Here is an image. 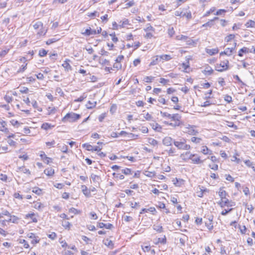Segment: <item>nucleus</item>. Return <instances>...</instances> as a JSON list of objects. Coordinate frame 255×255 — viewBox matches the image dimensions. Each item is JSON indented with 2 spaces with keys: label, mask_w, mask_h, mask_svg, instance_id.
Wrapping results in <instances>:
<instances>
[{
  "label": "nucleus",
  "mask_w": 255,
  "mask_h": 255,
  "mask_svg": "<svg viewBox=\"0 0 255 255\" xmlns=\"http://www.w3.org/2000/svg\"><path fill=\"white\" fill-rule=\"evenodd\" d=\"M32 192L35 193L36 194L39 195L42 193V190L40 188L38 187H35L32 190Z\"/></svg>",
  "instance_id": "obj_43"
},
{
  "label": "nucleus",
  "mask_w": 255,
  "mask_h": 255,
  "mask_svg": "<svg viewBox=\"0 0 255 255\" xmlns=\"http://www.w3.org/2000/svg\"><path fill=\"white\" fill-rule=\"evenodd\" d=\"M144 30L146 32H150L154 31V28L150 24H147L146 27L144 28Z\"/></svg>",
  "instance_id": "obj_39"
},
{
  "label": "nucleus",
  "mask_w": 255,
  "mask_h": 255,
  "mask_svg": "<svg viewBox=\"0 0 255 255\" xmlns=\"http://www.w3.org/2000/svg\"><path fill=\"white\" fill-rule=\"evenodd\" d=\"M225 100L228 103H231L232 101V98L231 96L229 95H226L224 98Z\"/></svg>",
  "instance_id": "obj_61"
},
{
  "label": "nucleus",
  "mask_w": 255,
  "mask_h": 255,
  "mask_svg": "<svg viewBox=\"0 0 255 255\" xmlns=\"http://www.w3.org/2000/svg\"><path fill=\"white\" fill-rule=\"evenodd\" d=\"M122 173L126 175H128L131 174V170L129 168H125L122 170Z\"/></svg>",
  "instance_id": "obj_37"
},
{
  "label": "nucleus",
  "mask_w": 255,
  "mask_h": 255,
  "mask_svg": "<svg viewBox=\"0 0 255 255\" xmlns=\"http://www.w3.org/2000/svg\"><path fill=\"white\" fill-rule=\"evenodd\" d=\"M104 244L110 248L111 249H113L114 247V244L111 240H109V239H106L104 241Z\"/></svg>",
  "instance_id": "obj_22"
},
{
  "label": "nucleus",
  "mask_w": 255,
  "mask_h": 255,
  "mask_svg": "<svg viewBox=\"0 0 255 255\" xmlns=\"http://www.w3.org/2000/svg\"><path fill=\"white\" fill-rule=\"evenodd\" d=\"M215 10V7L211 8L209 10H208V11H207L206 12V13L204 15V16H208L210 13L214 12Z\"/></svg>",
  "instance_id": "obj_62"
},
{
  "label": "nucleus",
  "mask_w": 255,
  "mask_h": 255,
  "mask_svg": "<svg viewBox=\"0 0 255 255\" xmlns=\"http://www.w3.org/2000/svg\"><path fill=\"white\" fill-rule=\"evenodd\" d=\"M188 241V237L185 235L182 234V236L179 238L180 244L181 246H184L186 241Z\"/></svg>",
  "instance_id": "obj_12"
},
{
  "label": "nucleus",
  "mask_w": 255,
  "mask_h": 255,
  "mask_svg": "<svg viewBox=\"0 0 255 255\" xmlns=\"http://www.w3.org/2000/svg\"><path fill=\"white\" fill-rule=\"evenodd\" d=\"M212 221L213 217H211L209 218L208 221L205 222V225L209 230H212L213 228Z\"/></svg>",
  "instance_id": "obj_11"
},
{
  "label": "nucleus",
  "mask_w": 255,
  "mask_h": 255,
  "mask_svg": "<svg viewBox=\"0 0 255 255\" xmlns=\"http://www.w3.org/2000/svg\"><path fill=\"white\" fill-rule=\"evenodd\" d=\"M159 58L158 56L153 57L152 61L149 64V66H153L157 64L158 63Z\"/></svg>",
  "instance_id": "obj_26"
},
{
  "label": "nucleus",
  "mask_w": 255,
  "mask_h": 255,
  "mask_svg": "<svg viewBox=\"0 0 255 255\" xmlns=\"http://www.w3.org/2000/svg\"><path fill=\"white\" fill-rule=\"evenodd\" d=\"M144 175L149 177H155L156 176L155 172L154 171H145Z\"/></svg>",
  "instance_id": "obj_23"
},
{
  "label": "nucleus",
  "mask_w": 255,
  "mask_h": 255,
  "mask_svg": "<svg viewBox=\"0 0 255 255\" xmlns=\"http://www.w3.org/2000/svg\"><path fill=\"white\" fill-rule=\"evenodd\" d=\"M114 68L117 69L118 70L121 69L122 68V64L120 63L116 62L113 65Z\"/></svg>",
  "instance_id": "obj_55"
},
{
  "label": "nucleus",
  "mask_w": 255,
  "mask_h": 255,
  "mask_svg": "<svg viewBox=\"0 0 255 255\" xmlns=\"http://www.w3.org/2000/svg\"><path fill=\"white\" fill-rule=\"evenodd\" d=\"M153 229L159 233H161L163 232V228L161 225H154L153 226Z\"/></svg>",
  "instance_id": "obj_25"
},
{
  "label": "nucleus",
  "mask_w": 255,
  "mask_h": 255,
  "mask_svg": "<svg viewBox=\"0 0 255 255\" xmlns=\"http://www.w3.org/2000/svg\"><path fill=\"white\" fill-rule=\"evenodd\" d=\"M82 192L85 196L89 197L91 195L90 191H88L87 187L85 185H82Z\"/></svg>",
  "instance_id": "obj_16"
},
{
  "label": "nucleus",
  "mask_w": 255,
  "mask_h": 255,
  "mask_svg": "<svg viewBox=\"0 0 255 255\" xmlns=\"http://www.w3.org/2000/svg\"><path fill=\"white\" fill-rule=\"evenodd\" d=\"M58 39L56 38H52L49 39L47 40L46 43L47 45H50L54 42L57 41Z\"/></svg>",
  "instance_id": "obj_49"
},
{
  "label": "nucleus",
  "mask_w": 255,
  "mask_h": 255,
  "mask_svg": "<svg viewBox=\"0 0 255 255\" xmlns=\"http://www.w3.org/2000/svg\"><path fill=\"white\" fill-rule=\"evenodd\" d=\"M166 152L167 153L169 156H173L175 155L176 150L174 148H170L168 150H166Z\"/></svg>",
  "instance_id": "obj_28"
},
{
  "label": "nucleus",
  "mask_w": 255,
  "mask_h": 255,
  "mask_svg": "<svg viewBox=\"0 0 255 255\" xmlns=\"http://www.w3.org/2000/svg\"><path fill=\"white\" fill-rule=\"evenodd\" d=\"M68 61H69V60H65L62 64V66L67 71L71 70V66L68 63Z\"/></svg>",
  "instance_id": "obj_20"
},
{
  "label": "nucleus",
  "mask_w": 255,
  "mask_h": 255,
  "mask_svg": "<svg viewBox=\"0 0 255 255\" xmlns=\"http://www.w3.org/2000/svg\"><path fill=\"white\" fill-rule=\"evenodd\" d=\"M175 15L176 16H180V17H184L186 15V13L182 11L176 10L175 12Z\"/></svg>",
  "instance_id": "obj_45"
},
{
  "label": "nucleus",
  "mask_w": 255,
  "mask_h": 255,
  "mask_svg": "<svg viewBox=\"0 0 255 255\" xmlns=\"http://www.w3.org/2000/svg\"><path fill=\"white\" fill-rule=\"evenodd\" d=\"M113 175L115 177L117 178H119L120 179H124L125 178V177L123 175L118 174V173H114Z\"/></svg>",
  "instance_id": "obj_57"
},
{
  "label": "nucleus",
  "mask_w": 255,
  "mask_h": 255,
  "mask_svg": "<svg viewBox=\"0 0 255 255\" xmlns=\"http://www.w3.org/2000/svg\"><path fill=\"white\" fill-rule=\"evenodd\" d=\"M159 58H160V59H162L165 61H169L171 59V56L170 55H167V54L161 55L159 57Z\"/></svg>",
  "instance_id": "obj_33"
},
{
  "label": "nucleus",
  "mask_w": 255,
  "mask_h": 255,
  "mask_svg": "<svg viewBox=\"0 0 255 255\" xmlns=\"http://www.w3.org/2000/svg\"><path fill=\"white\" fill-rule=\"evenodd\" d=\"M62 226L65 228V229H70L71 224L67 221H64L62 222Z\"/></svg>",
  "instance_id": "obj_41"
},
{
  "label": "nucleus",
  "mask_w": 255,
  "mask_h": 255,
  "mask_svg": "<svg viewBox=\"0 0 255 255\" xmlns=\"http://www.w3.org/2000/svg\"><path fill=\"white\" fill-rule=\"evenodd\" d=\"M82 146L88 151H93V146L88 143L83 144Z\"/></svg>",
  "instance_id": "obj_27"
},
{
  "label": "nucleus",
  "mask_w": 255,
  "mask_h": 255,
  "mask_svg": "<svg viewBox=\"0 0 255 255\" xmlns=\"http://www.w3.org/2000/svg\"><path fill=\"white\" fill-rule=\"evenodd\" d=\"M154 77L152 76H146L143 79V81L147 83L151 82L153 80Z\"/></svg>",
  "instance_id": "obj_48"
},
{
  "label": "nucleus",
  "mask_w": 255,
  "mask_h": 255,
  "mask_svg": "<svg viewBox=\"0 0 255 255\" xmlns=\"http://www.w3.org/2000/svg\"><path fill=\"white\" fill-rule=\"evenodd\" d=\"M173 184L176 186H180L182 184V180L180 179H178L177 178H175L173 180Z\"/></svg>",
  "instance_id": "obj_36"
},
{
  "label": "nucleus",
  "mask_w": 255,
  "mask_h": 255,
  "mask_svg": "<svg viewBox=\"0 0 255 255\" xmlns=\"http://www.w3.org/2000/svg\"><path fill=\"white\" fill-rule=\"evenodd\" d=\"M168 33L170 37L174 35V30L173 27H171L168 29Z\"/></svg>",
  "instance_id": "obj_60"
},
{
  "label": "nucleus",
  "mask_w": 255,
  "mask_h": 255,
  "mask_svg": "<svg viewBox=\"0 0 255 255\" xmlns=\"http://www.w3.org/2000/svg\"><path fill=\"white\" fill-rule=\"evenodd\" d=\"M201 152L204 154H211L212 153V151L210 150L206 146L203 147Z\"/></svg>",
  "instance_id": "obj_31"
},
{
  "label": "nucleus",
  "mask_w": 255,
  "mask_h": 255,
  "mask_svg": "<svg viewBox=\"0 0 255 255\" xmlns=\"http://www.w3.org/2000/svg\"><path fill=\"white\" fill-rule=\"evenodd\" d=\"M97 104V102L95 101H89L87 104L86 105V107L89 109H91L93 108H94Z\"/></svg>",
  "instance_id": "obj_14"
},
{
  "label": "nucleus",
  "mask_w": 255,
  "mask_h": 255,
  "mask_svg": "<svg viewBox=\"0 0 255 255\" xmlns=\"http://www.w3.org/2000/svg\"><path fill=\"white\" fill-rule=\"evenodd\" d=\"M229 61L228 60L222 61L219 65L217 64L216 70L219 72H223L228 69Z\"/></svg>",
  "instance_id": "obj_4"
},
{
  "label": "nucleus",
  "mask_w": 255,
  "mask_h": 255,
  "mask_svg": "<svg viewBox=\"0 0 255 255\" xmlns=\"http://www.w3.org/2000/svg\"><path fill=\"white\" fill-rule=\"evenodd\" d=\"M87 15L89 17H99V13L98 12L95 11L93 12L88 13Z\"/></svg>",
  "instance_id": "obj_38"
},
{
  "label": "nucleus",
  "mask_w": 255,
  "mask_h": 255,
  "mask_svg": "<svg viewBox=\"0 0 255 255\" xmlns=\"http://www.w3.org/2000/svg\"><path fill=\"white\" fill-rule=\"evenodd\" d=\"M160 115L162 117L171 119L173 121H179L181 117L177 114L170 115L166 112H160Z\"/></svg>",
  "instance_id": "obj_3"
},
{
  "label": "nucleus",
  "mask_w": 255,
  "mask_h": 255,
  "mask_svg": "<svg viewBox=\"0 0 255 255\" xmlns=\"http://www.w3.org/2000/svg\"><path fill=\"white\" fill-rule=\"evenodd\" d=\"M188 159H191L194 164H199L203 162V161L200 160V157L195 154H190Z\"/></svg>",
  "instance_id": "obj_6"
},
{
  "label": "nucleus",
  "mask_w": 255,
  "mask_h": 255,
  "mask_svg": "<svg viewBox=\"0 0 255 255\" xmlns=\"http://www.w3.org/2000/svg\"><path fill=\"white\" fill-rule=\"evenodd\" d=\"M247 27H253L255 25V22L252 20H249L245 24Z\"/></svg>",
  "instance_id": "obj_34"
},
{
  "label": "nucleus",
  "mask_w": 255,
  "mask_h": 255,
  "mask_svg": "<svg viewBox=\"0 0 255 255\" xmlns=\"http://www.w3.org/2000/svg\"><path fill=\"white\" fill-rule=\"evenodd\" d=\"M98 227L100 228H103L104 227L106 229H111L113 227V225L110 223L105 224L104 223L101 222L98 223Z\"/></svg>",
  "instance_id": "obj_10"
},
{
  "label": "nucleus",
  "mask_w": 255,
  "mask_h": 255,
  "mask_svg": "<svg viewBox=\"0 0 255 255\" xmlns=\"http://www.w3.org/2000/svg\"><path fill=\"white\" fill-rule=\"evenodd\" d=\"M91 177L93 181L94 182H98L99 180H100V177L99 176L96 175L94 174H91Z\"/></svg>",
  "instance_id": "obj_42"
},
{
  "label": "nucleus",
  "mask_w": 255,
  "mask_h": 255,
  "mask_svg": "<svg viewBox=\"0 0 255 255\" xmlns=\"http://www.w3.org/2000/svg\"><path fill=\"white\" fill-rule=\"evenodd\" d=\"M91 29L90 27L89 29H86L84 32H82V34L87 36L91 35Z\"/></svg>",
  "instance_id": "obj_56"
},
{
  "label": "nucleus",
  "mask_w": 255,
  "mask_h": 255,
  "mask_svg": "<svg viewBox=\"0 0 255 255\" xmlns=\"http://www.w3.org/2000/svg\"><path fill=\"white\" fill-rule=\"evenodd\" d=\"M213 70L209 66L206 67L203 73L207 75H211L213 73Z\"/></svg>",
  "instance_id": "obj_18"
},
{
  "label": "nucleus",
  "mask_w": 255,
  "mask_h": 255,
  "mask_svg": "<svg viewBox=\"0 0 255 255\" xmlns=\"http://www.w3.org/2000/svg\"><path fill=\"white\" fill-rule=\"evenodd\" d=\"M33 203L34 208L39 210H42L44 207V205L40 202H35Z\"/></svg>",
  "instance_id": "obj_13"
},
{
  "label": "nucleus",
  "mask_w": 255,
  "mask_h": 255,
  "mask_svg": "<svg viewBox=\"0 0 255 255\" xmlns=\"http://www.w3.org/2000/svg\"><path fill=\"white\" fill-rule=\"evenodd\" d=\"M150 125L154 130L159 131L161 129V127L157 123H153Z\"/></svg>",
  "instance_id": "obj_30"
},
{
  "label": "nucleus",
  "mask_w": 255,
  "mask_h": 255,
  "mask_svg": "<svg viewBox=\"0 0 255 255\" xmlns=\"http://www.w3.org/2000/svg\"><path fill=\"white\" fill-rule=\"evenodd\" d=\"M219 195L221 198L222 202L224 199H226V192L225 191L220 189V191L219 192Z\"/></svg>",
  "instance_id": "obj_24"
},
{
  "label": "nucleus",
  "mask_w": 255,
  "mask_h": 255,
  "mask_svg": "<svg viewBox=\"0 0 255 255\" xmlns=\"http://www.w3.org/2000/svg\"><path fill=\"white\" fill-rule=\"evenodd\" d=\"M147 142L149 144L153 146H156L158 145V141L152 138H148L147 139Z\"/></svg>",
  "instance_id": "obj_17"
},
{
  "label": "nucleus",
  "mask_w": 255,
  "mask_h": 255,
  "mask_svg": "<svg viewBox=\"0 0 255 255\" xmlns=\"http://www.w3.org/2000/svg\"><path fill=\"white\" fill-rule=\"evenodd\" d=\"M34 216V213L28 214L26 215V217H30L32 219L33 222L36 223V222H37V220Z\"/></svg>",
  "instance_id": "obj_46"
},
{
  "label": "nucleus",
  "mask_w": 255,
  "mask_h": 255,
  "mask_svg": "<svg viewBox=\"0 0 255 255\" xmlns=\"http://www.w3.org/2000/svg\"><path fill=\"white\" fill-rule=\"evenodd\" d=\"M235 37L234 34H230L226 37V41L228 42L232 39H234Z\"/></svg>",
  "instance_id": "obj_53"
},
{
  "label": "nucleus",
  "mask_w": 255,
  "mask_h": 255,
  "mask_svg": "<svg viewBox=\"0 0 255 255\" xmlns=\"http://www.w3.org/2000/svg\"><path fill=\"white\" fill-rule=\"evenodd\" d=\"M44 173L48 176H52L54 173V170L52 168H48L44 170Z\"/></svg>",
  "instance_id": "obj_15"
},
{
  "label": "nucleus",
  "mask_w": 255,
  "mask_h": 255,
  "mask_svg": "<svg viewBox=\"0 0 255 255\" xmlns=\"http://www.w3.org/2000/svg\"><path fill=\"white\" fill-rule=\"evenodd\" d=\"M4 99L8 103H10L12 101V98L8 95H5L4 97Z\"/></svg>",
  "instance_id": "obj_59"
},
{
  "label": "nucleus",
  "mask_w": 255,
  "mask_h": 255,
  "mask_svg": "<svg viewBox=\"0 0 255 255\" xmlns=\"http://www.w3.org/2000/svg\"><path fill=\"white\" fill-rule=\"evenodd\" d=\"M59 147L60 148L61 151L64 153H67L68 151V146L65 145L63 144L62 146H59Z\"/></svg>",
  "instance_id": "obj_44"
},
{
  "label": "nucleus",
  "mask_w": 255,
  "mask_h": 255,
  "mask_svg": "<svg viewBox=\"0 0 255 255\" xmlns=\"http://www.w3.org/2000/svg\"><path fill=\"white\" fill-rule=\"evenodd\" d=\"M221 206L222 207L226 206L227 207H232L235 205V203L234 202H233L232 201H229L228 199H226L223 200L220 203Z\"/></svg>",
  "instance_id": "obj_8"
},
{
  "label": "nucleus",
  "mask_w": 255,
  "mask_h": 255,
  "mask_svg": "<svg viewBox=\"0 0 255 255\" xmlns=\"http://www.w3.org/2000/svg\"><path fill=\"white\" fill-rule=\"evenodd\" d=\"M47 51L44 49H40L39 51V55L40 57H43L46 55Z\"/></svg>",
  "instance_id": "obj_47"
},
{
  "label": "nucleus",
  "mask_w": 255,
  "mask_h": 255,
  "mask_svg": "<svg viewBox=\"0 0 255 255\" xmlns=\"http://www.w3.org/2000/svg\"><path fill=\"white\" fill-rule=\"evenodd\" d=\"M33 27L36 30L40 28L42 29L43 23L41 21H37L33 25Z\"/></svg>",
  "instance_id": "obj_21"
},
{
  "label": "nucleus",
  "mask_w": 255,
  "mask_h": 255,
  "mask_svg": "<svg viewBox=\"0 0 255 255\" xmlns=\"http://www.w3.org/2000/svg\"><path fill=\"white\" fill-rule=\"evenodd\" d=\"M237 43L234 42V46L231 48H226V52L225 53V55H228V56H231L232 53H233V51L235 49V47L236 46Z\"/></svg>",
  "instance_id": "obj_9"
},
{
  "label": "nucleus",
  "mask_w": 255,
  "mask_h": 255,
  "mask_svg": "<svg viewBox=\"0 0 255 255\" xmlns=\"http://www.w3.org/2000/svg\"><path fill=\"white\" fill-rule=\"evenodd\" d=\"M191 140L193 142H194V143H199L200 142V141L201 140V139L200 138H199V137H192L191 138Z\"/></svg>",
  "instance_id": "obj_51"
},
{
  "label": "nucleus",
  "mask_w": 255,
  "mask_h": 255,
  "mask_svg": "<svg viewBox=\"0 0 255 255\" xmlns=\"http://www.w3.org/2000/svg\"><path fill=\"white\" fill-rule=\"evenodd\" d=\"M53 126H51V124H49L47 123H43L41 126V128L45 130H47L48 129L51 128L53 127Z\"/></svg>",
  "instance_id": "obj_29"
},
{
  "label": "nucleus",
  "mask_w": 255,
  "mask_h": 255,
  "mask_svg": "<svg viewBox=\"0 0 255 255\" xmlns=\"http://www.w3.org/2000/svg\"><path fill=\"white\" fill-rule=\"evenodd\" d=\"M190 154H191V153L189 152H186L185 154H182L181 156L183 157L182 158L183 159L186 160L188 159Z\"/></svg>",
  "instance_id": "obj_54"
},
{
  "label": "nucleus",
  "mask_w": 255,
  "mask_h": 255,
  "mask_svg": "<svg viewBox=\"0 0 255 255\" xmlns=\"http://www.w3.org/2000/svg\"><path fill=\"white\" fill-rule=\"evenodd\" d=\"M174 144L178 149L188 150L190 148V145L186 143V140L184 139L181 140V141L175 140Z\"/></svg>",
  "instance_id": "obj_2"
},
{
  "label": "nucleus",
  "mask_w": 255,
  "mask_h": 255,
  "mask_svg": "<svg viewBox=\"0 0 255 255\" xmlns=\"http://www.w3.org/2000/svg\"><path fill=\"white\" fill-rule=\"evenodd\" d=\"M134 4V2H133L132 1H130L129 2L127 3L126 4H125V6H122V8H128L129 7H130L131 6H132Z\"/></svg>",
  "instance_id": "obj_52"
},
{
  "label": "nucleus",
  "mask_w": 255,
  "mask_h": 255,
  "mask_svg": "<svg viewBox=\"0 0 255 255\" xmlns=\"http://www.w3.org/2000/svg\"><path fill=\"white\" fill-rule=\"evenodd\" d=\"M166 237H165V236H164V238H158L157 241L155 244H157V243H161L163 244H165L166 243Z\"/></svg>",
  "instance_id": "obj_50"
},
{
  "label": "nucleus",
  "mask_w": 255,
  "mask_h": 255,
  "mask_svg": "<svg viewBox=\"0 0 255 255\" xmlns=\"http://www.w3.org/2000/svg\"><path fill=\"white\" fill-rule=\"evenodd\" d=\"M21 171H22L24 173L27 174L28 175L30 174V171L28 169L25 168L24 167L20 168Z\"/></svg>",
  "instance_id": "obj_63"
},
{
  "label": "nucleus",
  "mask_w": 255,
  "mask_h": 255,
  "mask_svg": "<svg viewBox=\"0 0 255 255\" xmlns=\"http://www.w3.org/2000/svg\"><path fill=\"white\" fill-rule=\"evenodd\" d=\"M206 52L210 55H213L218 52V49H206Z\"/></svg>",
  "instance_id": "obj_19"
},
{
  "label": "nucleus",
  "mask_w": 255,
  "mask_h": 255,
  "mask_svg": "<svg viewBox=\"0 0 255 255\" xmlns=\"http://www.w3.org/2000/svg\"><path fill=\"white\" fill-rule=\"evenodd\" d=\"M249 52V49L247 47H243L241 48L240 51H239L238 55L239 56H243V53H248Z\"/></svg>",
  "instance_id": "obj_32"
},
{
  "label": "nucleus",
  "mask_w": 255,
  "mask_h": 255,
  "mask_svg": "<svg viewBox=\"0 0 255 255\" xmlns=\"http://www.w3.org/2000/svg\"><path fill=\"white\" fill-rule=\"evenodd\" d=\"M63 255H73L74 253L70 251L64 250L62 252Z\"/></svg>",
  "instance_id": "obj_64"
},
{
  "label": "nucleus",
  "mask_w": 255,
  "mask_h": 255,
  "mask_svg": "<svg viewBox=\"0 0 255 255\" xmlns=\"http://www.w3.org/2000/svg\"><path fill=\"white\" fill-rule=\"evenodd\" d=\"M46 32V30L44 29L42 27V29L40 28L39 30L37 31V35L40 37L42 35H44Z\"/></svg>",
  "instance_id": "obj_35"
},
{
  "label": "nucleus",
  "mask_w": 255,
  "mask_h": 255,
  "mask_svg": "<svg viewBox=\"0 0 255 255\" xmlns=\"http://www.w3.org/2000/svg\"><path fill=\"white\" fill-rule=\"evenodd\" d=\"M128 19H125L123 21H120L119 26L120 27H124L125 25L128 24Z\"/></svg>",
  "instance_id": "obj_40"
},
{
  "label": "nucleus",
  "mask_w": 255,
  "mask_h": 255,
  "mask_svg": "<svg viewBox=\"0 0 255 255\" xmlns=\"http://www.w3.org/2000/svg\"><path fill=\"white\" fill-rule=\"evenodd\" d=\"M195 126L188 125L184 127V132L187 133L190 135H196L198 132L194 128Z\"/></svg>",
  "instance_id": "obj_5"
},
{
  "label": "nucleus",
  "mask_w": 255,
  "mask_h": 255,
  "mask_svg": "<svg viewBox=\"0 0 255 255\" xmlns=\"http://www.w3.org/2000/svg\"><path fill=\"white\" fill-rule=\"evenodd\" d=\"M213 25H214V23L212 22V21L210 20V21H208L207 22L205 23V24H203L202 27H207V26L211 27Z\"/></svg>",
  "instance_id": "obj_58"
},
{
  "label": "nucleus",
  "mask_w": 255,
  "mask_h": 255,
  "mask_svg": "<svg viewBox=\"0 0 255 255\" xmlns=\"http://www.w3.org/2000/svg\"><path fill=\"white\" fill-rule=\"evenodd\" d=\"M174 141L175 140L170 136H166L162 139L163 144L167 146L172 145V143H174Z\"/></svg>",
  "instance_id": "obj_7"
},
{
  "label": "nucleus",
  "mask_w": 255,
  "mask_h": 255,
  "mask_svg": "<svg viewBox=\"0 0 255 255\" xmlns=\"http://www.w3.org/2000/svg\"><path fill=\"white\" fill-rule=\"evenodd\" d=\"M80 115L74 113H69L67 114L65 117L62 119V122L65 123L66 122H75L77 120L80 119Z\"/></svg>",
  "instance_id": "obj_1"
}]
</instances>
